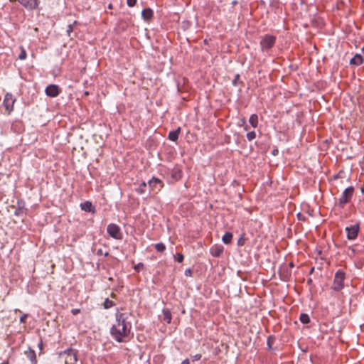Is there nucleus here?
<instances>
[{
  "instance_id": "c9c22d12",
  "label": "nucleus",
  "mask_w": 364,
  "mask_h": 364,
  "mask_svg": "<svg viewBox=\"0 0 364 364\" xmlns=\"http://www.w3.org/2000/svg\"><path fill=\"white\" fill-rule=\"evenodd\" d=\"M191 274H192V271H191V269H186L185 271V275L186 276H189L190 277V276H191Z\"/></svg>"
},
{
  "instance_id": "f03ea898",
  "label": "nucleus",
  "mask_w": 364,
  "mask_h": 364,
  "mask_svg": "<svg viewBox=\"0 0 364 364\" xmlns=\"http://www.w3.org/2000/svg\"><path fill=\"white\" fill-rule=\"evenodd\" d=\"M345 273L341 270L336 272L332 285V289L336 291H341L344 287Z\"/></svg>"
},
{
  "instance_id": "dca6fc26",
  "label": "nucleus",
  "mask_w": 364,
  "mask_h": 364,
  "mask_svg": "<svg viewBox=\"0 0 364 364\" xmlns=\"http://www.w3.org/2000/svg\"><path fill=\"white\" fill-rule=\"evenodd\" d=\"M170 176L173 181H178L182 176V171L178 168H173L171 170Z\"/></svg>"
},
{
  "instance_id": "8fccbe9b",
  "label": "nucleus",
  "mask_w": 364,
  "mask_h": 364,
  "mask_svg": "<svg viewBox=\"0 0 364 364\" xmlns=\"http://www.w3.org/2000/svg\"><path fill=\"white\" fill-rule=\"evenodd\" d=\"M245 131H247V126L245 127Z\"/></svg>"
},
{
  "instance_id": "3c124183",
  "label": "nucleus",
  "mask_w": 364,
  "mask_h": 364,
  "mask_svg": "<svg viewBox=\"0 0 364 364\" xmlns=\"http://www.w3.org/2000/svg\"><path fill=\"white\" fill-rule=\"evenodd\" d=\"M1 364H9L8 363H2Z\"/></svg>"
},
{
  "instance_id": "2eb2a0df",
  "label": "nucleus",
  "mask_w": 364,
  "mask_h": 364,
  "mask_svg": "<svg viewBox=\"0 0 364 364\" xmlns=\"http://www.w3.org/2000/svg\"><path fill=\"white\" fill-rule=\"evenodd\" d=\"M80 208L82 210L90 213H95V208L90 201H85L80 204Z\"/></svg>"
},
{
  "instance_id": "37998d69",
  "label": "nucleus",
  "mask_w": 364,
  "mask_h": 364,
  "mask_svg": "<svg viewBox=\"0 0 364 364\" xmlns=\"http://www.w3.org/2000/svg\"><path fill=\"white\" fill-rule=\"evenodd\" d=\"M238 245H242L243 243L242 242V241H240V240H238Z\"/></svg>"
},
{
  "instance_id": "a18cd8bd",
  "label": "nucleus",
  "mask_w": 364,
  "mask_h": 364,
  "mask_svg": "<svg viewBox=\"0 0 364 364\" xmlns=\"http://www.w3.org/2000/svg\"><path fill=\"white\" fill-rule=\"evenodd\" d=\"M2 197H3V194L1 193H0V200H1Z\"/></svg>"
},
{
  "instance_id": "bb28decb",
  "label": "nucleus",
  "mask_w": 364,
  "mask_h": 364,
  "mask_svg": "<svg viewBox=\"0 0 364 364\" xmlns=\"http://www.w3.org/2000/svg\"><path fill=\"white\" fill-rule=\"evenodd\" d=\"M174 258L178 262L181 263L183 262L184 257L182 253H176L174 255Z\"/></svg>"
},
{
  "instance_id": "393cba45",
  "label": "nucleus",
  "mask_w": 364,
  "mask_h": 364,
  "mask_svg": "<svg viewBox=\"0 0 364 364\" xmlns=\"http://www.w3.org/2000/svg\"><path fill=\"white\" fill-rule=\"evenodd\" d=\"M114 305V303L109 300V299H106L104 301L103 306L105 309H109Z\"/></svg>"
},
{
  "instance_id": "6ab92c4d",
  "label": "nucleus",
  "mask_w": 364,
  "mask_h": 364,
  "mask_svg": "<svg viewBox=\"0 0 364 364\" xmlns=\"http://www.w3.org/2000/svg\"><path fill=\"white\" fill-rule=\"evenodd\" d=\"M163 314V321L166 322L167 323H170L171 321V314L169 309H164L162 311Z\"/></svg>"
},
{
  "instance_id": "0eeeda50",
  "label": "nucleus",
  "mask_w": 364,
  "mask_h": 364,
  "mask_svg": "<svg viewBox=\"0 0 364 364\" xmlns=\"http://www.w3.org/2000/svg\"><path fill=\"white\" fill-rule=\"evenodd\" d=\"M275 43V38L272 36H265L261 41L260 45L262 50L271 48Z\"/></svg>"
},
{
  "instance_id": "a19ab883",
  "label": "nucleus",
  "mask_w": 364,
  "mask_h": 364,
  "mask_svg": "<svg viewBox=\"0 0 364 364\" xmlns=\"http://www.w3.org/2000/svg\"><path fill=\"white\" fill-rule=\"evenodd\" d=\"M38 347H39V348H40L41 350H42V348H43V343H42V341H41V342L38 343Z\"/></svg>"
},
{
  "instance_id": "4be33fe9",
  "label": "nucleus",
  "mask_w": 364,
  "mask_h": 364,
  "mask_svg": "<svg viewBox=\"0 0 364 364\" xmlns=\"http://www.w3.org/2000/svg\"><path fill=\"white\" fill-rule=\"evenodd\" d=\"M232 234L229 232H225V234L222 237L223 242L226 245L230 244L232 241Z\"/></svg>"
},
{
  "instance_id": "b1692460",
  "label": "nucleus",
  "mask_w": 364,
  "mask_h": 364,
  "mask_svg": "<svg viewBox=\"0 0 364 364\" xmlns=\"http://www.w3.org/2000/svg\"><path fill=\"white\" fill-rule=\"evenodd\" d=\"M155 249L159 252H163L166 250V246L162 242L157 243L155 245Z\"/></svg>"
},
{
  "instance_id": "4c0bfd02",
  "label": "nucleus",
  "mask_w": 364,
  "mask_h": 364,
  "mask_svg": "<svg viewBox=\"0 0 364 364\" xmlns=\"http://www.w3.org/2000/svg\"><path fill=\"white\" fill-rule=\"evenodd\" d=\"M189 360L188 359H185L184 360L182 361V363L181 364H189Z\"/></svg>"
},
{
  "instance_id": "473e14b6",
  "label": "nucleus",
  "mask_w": 364,
  "mask_h": 364,
  "mask_svg": "<svg viewBox=\"0 0 364 364\" xmlns=\"http://www.w3.org/2000/svg\"><path fill=\"white\" fill-rule=\"evenodd\" d=\"M97 255H104L105 256H107V255H108V252H106L104 253L102 250L100 249V250H97Z\"/></svg>"
},
{
  "instance_id": "72a5a7b5",
  "label": "nucleus",
  "mask_w": 364,
  "mask_h": 364,
  "mask_svg": "<svg viewBox=\"0 0 364 364\" xmlns=\"http://www.w3.org/2000/svg\"><path fill=\"white\" fill-rule=\"evenodd\" d=\"M273 341V339L272 337H269L267 339V346L271 349L272 348V343Z\"/></svg>"
},
{
  "instance_id": "7c9ffc66",
  "label": "nucleus",
  "mask_w": 364,
  "mask_h": 364,
  "mask_svg": "<svg viewBox=\"0 0 364 364\" xmlns=\"http://www.w3.org/2000/svg\"><path fill=\"white\" fill-rule=\"evenodd\" d=\"M127 4L129 7H132L136 5V0H127Z\"/></svg>"
},
{
  "instance_id": "9b49d317",
  "label": "nucleus",
  "mask_w": 364,
  "mask_h": 364,
  "mask_svg": "<svg viewBox=\"0 0 364 364\" xmlns=\"http://www.w3.org/2000/svg\"><path fill=\"white\" fill-rule=\"evenodd\" d=\"M23 6L29 10L37 8L38 5V0H17Z\"/></svg>"
},
{
  "instance_id": "412c9836",
  "label": "nucleus",
  "mask_w": 364,
  "mask_h": 364,
  "mask_svg": "<svg viewBox=\"0 0 364 364\" xmlns=\"http://www.w3.org/2000/svg\"><path fill=\"white\" fill-rule=\"evenodd\" d=\"M249 122L252 126V127L256 128L258 125L257 115L255 114H252L249 119Z\"/></svg>"
},
{
  "instance_id": "1a4fd4ad",
  "label": "nucleus",
  "mask_w": 364,
  "mask_h": 364,
  "mask_svg": "<svg viewBox=\"0 0 364 364\" xmlns=\"http://www.w3.org/2000/svg\"><path fill=\"white\" fill-rule=\"evenodd\" d=\"M346 231L347 232V238L348 240H354L358 236L359 225L357 224L350 227H347L346 228Z\"/></svg>"
},
{
  "instance_id": "2f4dec72",
  "label": "nucleus",
  "mask_w": 364,
  "mask_h": 364,
  "mask_svg": "<svg viewBox=\"0 0 364 364\" xmlns=\"http://www.w3.org/2000/svg\"><path fill=\"white\" fill-rule=\"evenodd\" d=\"M201 358V354H196L194 355L193 356H192V360L193 361H196V360H198Z\"/></svg>"
},
{
  "instance_id": "79ce46f5",
  "label": "nucleus",
  "mask_w": 364,
  "mask_h": 364,
  "mask_svg": "<svg viewBox=\"0 0 364 364\" xmlns=\"http://www.w3.org/2000/svg\"><path fill=\"white\" fill-rule=\"evenodd\" d=\"M299 220H304V217L301 214H298Z\"/></svg>"
},
{
  "instance_id": "7ed1b4c3",
  "label": "nucleus",
  "mask_w": 364,
  "mask_h": 364,
  "mask_svg": "<svg viewBox=\"0 0 364 364\" xmlns=\"http://www.w3.org/2000/svg\"><path fill=\"white\" fill-rule=\"evenodd\" d=\"M60 356H65V364H73L77 360V351L72 348H68L65 350L60 353Z\"/></svg>"
},
{
  "instance_id": "423d86ee",
  "label": "nucleus",
  "mask_w": 364,
  "mask_h": 364,
  "mask_svg": "<svg viewBox=\"0 0 364 364\" xmlns=\"http://www.w3.org/2000/svg\"><path fill=\"white\" fill-rule=\"evenodd\" d=\"M16 102V98L11 93H6L4 99V106L8 113H11L14 109V105Z\"/></svg>"
},
{
  "instance_id": "49530a36",
  "label": "nucleus",
  "mask_w": 364,
  "mask_h": 364,
  "mask_svg": "<svg viewBox=\"0 0 364 364\" xmlns=\"http://www.w3.org/2000/svg\"><path fill=\"white\" fill-rule=\"evenodd\" d=\"M242 124H245V120L244 119L242 120Z\"/></svg>"
},
{
  "instance_id": "ea45409f",
  "label": "nucleus",
  "mask_w": 364,
  "mask_h": 364,
  "mask_svg": "<svg viewBox=\"0 0 364 364\" xmlns=\"http://www.w3.org/2000/svg\"><path fill=\"white\" fill-rule=\"evenodd\" d=\"M238 78H239V75H237L235 76V80H234V81H233V84H234V85H235V84H236V81H237V79H238Z\"/></svg>"
},
{
  "instance_id": "c756f323",
  "label": "nucleus",
  "mask_w": 364,
  "mask_h": 364,
  "mask_svg": "<svg viewBox=\"0 0 364 364\" xmlns=\"http://www.w3.org/2000/svg\"><path fill=\"white\" fill-rule=\"evenodd\" d=\"M26 53L24 49H22L21 53L18 55V58L20 60H24V59H26Z\"/></svg>"
},
{
  "instance_id": "a878e982",
  "label": "nucleus",
  "mask_w": 364,
  "mask_h": 364,
  "mask_svg": "<svg viewBox=\"0 0 364 364\" xmlns=\"http://www.w3.org/2000/svg\"><path fill=\"white\" fill-rule=\"evenodd\" d=\"M146 187V183L145 182H142L139 188L136 189L137 193L139 194H142L145 192V188Z\"/></svg>"
},
{
  "instance_id": "20e7f679",
  "label": "nucleus",
  "mask_w": 364,
  "mask_h": 364,
  "mask_svg": "<svg viewBox=\"0 0 364 364\" xmlns=\"http://www.w3.org/2000/svg\"><path fill=\"white\" fill-rule=\"evenodd\" d=\"M107 232L110 237L115 240H121L122 238L120 228L116 224L111 223L108 225Z\"/></svg>"
},
{
  "instance_id": "aec40b11",
  "label": "nucleus",
  "mask_w": 364,
  "mask_h": 364,
  "mask_svg": "<svg viewBox=\"0 0 364 364\" xmlns=\"http://www.w3.org/2000/svg\"><path fill=\"white\" fill-rule=\"evenodd\" d=\"M141 16L144 20L148 21L152 18L153 11L149 8L144 9L141 12Z\"/></svg>"
},
{
  "instance_id": "09e8293b",
  "label": "nucleus",
  "mask_w": 364,
  "mask_h": 364,
  "mask_svg": "<svg viewBox=\"0 0 364 364\" xmlns=\"http://www.w3.org/2000/svg\"><path fill=\"white\" fill-rule=\"evenodd\" d=\"M311 279H310L308 280V283H311Z\"/></svg>"
},
{
  "instance_id": "5701e85b",
  "label": "nucleus",
  "mask_w": 364,
  "mask_h": 364,
  "mask_svg": "<svg viewBox=\"0 0 364 364\" xmlns=\"http://www.w3.org/2000/svg\"><path fill=\"white\" fill-rule=\"evenodd\" d=\"M300 321L303 323H308L310 321V318L308 314H301L299 318Z\"/></svg>"
},
{
  "instance_id": "f704fd0d",
  "label": "nucleus",
  "mask_w": 364,
  "mask_h": 364,
  "mask_svg": "<svg viewBox=\"0 0 364 364\" xmlns=\"http://www.w3.org/2000/svg\"><path fill=\"white\" fill-rule=\"evenodd\" d=\"M27 318V315L26 314H24L22 316H21L20 318V322L21 323H25L26 322V319Z\"/></svg>"
},
{
  "instance_id": "58836bf2",
  "label": "nucleus",
  "mask_w": 364,
  "mask_h": 364,
  "mask_svg": "<svg viewBox=\"0 0 364 364\" xmlns=\"http://www.w3.org/2000/svg\"><path fill=\"white\" fill-rule=\"evenodd\" d=\"M72 31H73V28H72L71 25H69L68 32L70 33V32H72Z\"/></svg>"
},
{
  "instance_id": "f3484780",
  "label": "nucleus",
  "mask_w": 364,
  "mask_h": 364,
  "mask_svg": "<svg viewBox=\"0 0 364 364\" xmlns=\"http://www.w3.org/2000/svg\"><path fill=\"white\" fill-rule=\"evenodd\" d=\"M363 58L360 54H356L355 56L350 60V65H360L363 63Z\"/></svg>"
},
{
  "instance_id": "f257e3e1",
  "label": "nucleus",
  "mask_w": 364,
  "mask_h": 364,
  "mask_svg": "<svg viewBox=\"0 0 364 364\" xmlns=\"http://www.w3.org/2000/svg\"><path fill=\"white\" fill-rule=\"evenodd\" d=\"M132 329V323L129 316L125 313L117 312L115 315V323L110 328L112 337L117 342H127L129 340Z\"/></svg>"
},
{
  "instance_id": "de8ad7c7",
  "label": "nucleus",
  "mask_w": 364,
  "mask_h": 364,
  "mask_svg": "<svg viewBox=\"0 0 364 364\" xmlns=\"http://www.w3.org/2000/svg\"><path fill=\"white\" fill-rule=\"evenodd\" d=\"M362 52L364 53V46L362 48Z\"/></svg>"
},
{
  "instance_id": "9d476101",
  "label": "nucleus",
  "mask_w": 364,
  "mask_h": 364,
  "mask_svg": "<svg viewBox=\"0 0 364 364\" xmlns=\"http://www.w3.org/2000/svg\"><path fill=\"white\" fill-rule=\"evenodd\" d=\"M46 94L50 97H55L60 93V88L56 85H49L45 90Z\"/></svg>"
},
{
  "instance_id": "e433bc0d",
  "label": "nucleus",
  "mask_w": 364,
  "mask_h": 364,
  "mask_svg": "<svg viewBox=\"0 0 364 364\" xmlns=\"http://www.w3.org/2000/svg\"><path fill=\"white\" fill-rule=\"evenodd\" d=\"M71 312H72V314L73 315H76V314L80 313V309H72Z\"/></svg>"
},
{
  "instance_id": "39448f33",
  "label": "nucleus",
  "mask_w": 364,
  "mask_h": 364,
  "mask_svg": "<svg viewBox=\"0 0 364 364\" xmlns=\"http://www.w3.org/2000/svg\"><path fill=\"white\" fill-rule=\"evenodd\" d=\"M354 188L350 186L344 190L341 198H339V204L343 206L344 204L348 203L353 194Z\"/></svg>"
},
{
  "instance_id": "6e6552de",
  "label": "nucleus",
  "mask_w": 364,
  "mask_h": 364,
  "mask_svg": "<svg viewBox=\"0 0 364 364\" xmlns=\"http://www.w3.org/2000/svg\"><path fill=\"white\" fill-rule=\"evenodd\" d=\"M149 186L154 192L159 191L164 186V183L159 178H152L148 182Z\"/></svg>"
},
{
  "instance_id": "c85d7f7f",
  "label": "nucleus",
  "mask_w": 364,
  "mask_h": 364,
  "mask_svg": "<svg viewBox=\"0 0 364 364\" xmlns=\"http://www.w3.org/2000/svg\"><path fill=\"white\" fill-rule=\"evenodd\" d=\"M144 267V264L141 263V262H139L136 265L134 266V269L136 271V272H140L141 269H142Z\"/></svg>"
},
{
  "instance_id": "4468645a",
  "label": "nucleus",
  "mask_w": 364,
  "mask_h": 364,
  "mask_svg": "<svg viewBox=\"0 0 364 364\" xmlns=\"http://www.w3.org/2000/svg\"><path fill=\"white\" fill-rule=\"evenodd\" d=\"M25 355L29 359L31 364L37 363L36 353L31 348H28V350L25 351Z\"/></svg>"
},
{
  "instance_id": "f8f14e48",
  "label": "nucleus",
  "mask_w": 364,
  "mask_h": 364,
  "mask_svg": "<svg viewBox=\"0 0 364 364\" xmlns=\"http://www.w3.org/2000/svg\"><path fill=\"white\" fill-rule=\"evenodd\" d=\"M223 252V247L220 245H213L210 249V254L215 257H218Z\"/></svg>"
},
{
  "instance_id": "cd10ccee",
  "label": "nucleus",
  "mask_w": 364,
  "mask_h": 364,
  "mask_svg": "<svg viewBox=\"0 0 364 364\" xmlns=\"http://www.w3.org/2000/svg\"><path fill=\"white\" fill-rule=\"evenodd\" d=\"M255 138H256L255 132L252 131V132H250L247 134V139L249 141H252V140L255 139Z\"/></svg>"
},
{
  "instance_id": "a211bd4d",
  "label": "nucleus",
  "mask_w": 364,
  "mask_h": 364,
  "mask_svg": "<svg viewBox=\"0 0 364 364\" xmlns=\"http://www.w3.org/2000/svg\"><path fill=\"white\" fill-rule=\"evenodd\" d=\"M181 132V128L178 127L177 129L171 131L168 134V139L171 141H176Z\"/></svg>"
},
{
  "instance_id": "c03bdc74",
  "label": "nucleus",
  "mask_w": 364,
  "mask_h": 364,
  "mask_svg": "<svg viewBox=\"0 0 364 364\" xmlns=\"http://www.w3.org/2000/svg\"><path fill=\"white\" fill-rule=\"evenodd\" d=\"M277 152H278V150H274L272 153H273L274 155H275L276 153H277Z\"/></svg>"
},
{
  "instance_id": "ddd939ff",
  "label": "nucleus",
  "mask_w": 364,
  "mask_h": 364,
  "mask_svg": "<svg viewBox=\"0 0 364 364\" xmlns=\"http://www.w3.org/2000/svg\"><path fill=\"white\" fill-rule=\"evenodd\" d=\"M18 207L16 208L14 215L17 217H24L26 215V208H24L23 203L18 201Z\"/></svg>"
}]
</instances>
